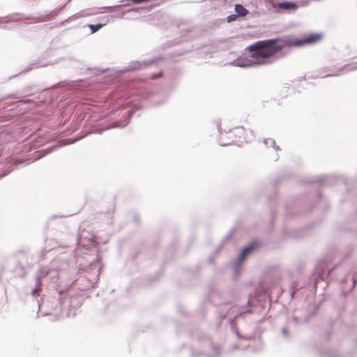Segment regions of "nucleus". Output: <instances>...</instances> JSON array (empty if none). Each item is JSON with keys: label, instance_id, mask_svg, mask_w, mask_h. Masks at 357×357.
I'll use <instances>...</instances> for the list:
<instances>
[{"label": "nucleus", "instance_id": "f03ea898", "mask_svg": "<svg viewBox=\"0 0 357 357\" xmlns=\"http://www.w3.org/2000/svg\"><path fill=\"white\" fill-rule=\"evenodd\" d=\"M324 38L321 33H312L300 39H288L289 46L300 47L314 45L320 42Z\"/></svg>", "mask_w": 357, "mask_h": 357}, {"label": "nucleus", "instance_id": "0eeeda50", "mask_svg": "<svg viewBox=\"0 0 357 357\" xmlns=\"http://www.w3.org/2000/svg\"><path fill=\"white\" fill-rule=\"evenodd\" d=\"M41 287H42L41 278L38 277L36 278V284L35 289L33 290V291L31 293L32 295L34 296H38L40 291H41Z\"/></svg>", "mask_w": 357, "mask_h": 357}, {"label": "nucleus", "instance_id": "f257e3e1", "mask_svg": "<svg viewBox=\"0 0 357 357\" xmlns=\"http://www.w3.org/2000/svg\"><path fill=\"white\" fill-rule=\"evenodd\" d=\"M288 39L280 38L258 41L249 47L251 57L255 63L264 65L269 63V59L285 47L289 46Z\"/></svg>", "mask_w": 357, "mask_h": 357}, {"label": "nucleus", "instance_id": "9d476101", "mask_svg": "<svg viewBox=\"0 0 357 357\" xmlns=\"http://www.w3.org/2000/svg\"><path fill=\"white\" fill-rule=\"evenodd\" d=\"M237 17H238L237 15H229L228 17H227L228 22H232V21H235L236 20Z\"/></svg>", "mask_w": 357, "mask_h": 357}, {"label": "nucleus", "instance_id": "20e7f679", "mask_svg": "<svg viewBox=\"0 0 357 357\" xmlns=\"http://www.w3.org/2000/svg\"><path fill=\"white\" fill-rule=\"evenodd\" d=\"M258 246L259 244L257 242H252L249 246L242 250L239 256V260L241 261H243L246 256Z\"/></svg>", "mask_w": 357, "mask_h": 357}, {"label": "nucleus", "instance_id": "1a4fd4ad", "mask_svg": "<svg viewBox=\"0 0 357 357\" xmlns=\"http://www.w3.org/2000/svg\"><path fill=\"white\" fill-rule=\"evenodd\" d=\"M103 24H97L96 25H93V24H90L89 25V27L91 29V33H93L96 32L99 29H100L103 26Z\"/></svg>", "mask_w": 357, "mask_h": 357}, {"label": "nucleus", "instance_id": "6e6552de", "mask_svg": "<svg viewBox=\"0 0 357 357\" xmlns=\"http://www.w3.org/2000/svg\"><path fill=\"white\" fill-rule=\"evenodd\" d=\"M278 6L280 8L286 9V10H291V9L294 10L296 8V5L291 2L280 3L278 4Z\"/></svg>", "mask_w": 357, "mask_h": 357}, {"label": "nucleus", "instance_id": "423d86ee", "mask_svg": "<svg viewBox=\"0 0 357 357\" xmlns=\"http://www.w3.org/2000/svg\"><path fill=\"white\" fill-rule=\"evenodd\" d=\"M235 11L237 13L238 16H245L248 11L245 9L242 5L236 4L235 6Z\"/></svg>", "mask_w": 357, "mask_h": 357}, {"label": "nucleus", "instance_id": "7ed1b4c3", "mask_svg": "<svg viewBox=\"0 0 357 357\" xmlns=\"http://www.w3.org/2000/svg\"><path fill=\"white\" fill-rule=\"evenodd\" d=\"M229 137L232 139L231 143L240 142L245 138V130L243 127H236L231 130Z\"/></svg>", "mask_w": 357, "mask_h": 357}, {"label": "nucleus", "instance_id": "39448f33", "mask_svg": "<svg viewBox=\"0 0 357 357\" xmlns=\"http://www.w3.org/2000/svg\"><path fill=\"white\" fill-rule=\"evenodd\" d=\"M31 20L29 17H24L20 14H13L9 17H8L6 22H17V21H23V20Z\"/></svg>", "mask_w": 357, "mask_h": 357}]
</instances>
